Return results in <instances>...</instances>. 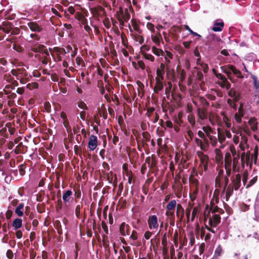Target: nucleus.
<instances>
[{"instance_id": "1", "label": "nucleus", "mask_w": 259, "mask_h": 259, "mask_svg": "<svg viewBox=\"0 0 259 259\" xmlns=\"http://www.w3.org/2000/svg\"><path fill=\"white\" fill-rule=\"evenodd\" d=\"M147 222L150 229H156L158 228L159 225L157 217L156 215L150 216Z\"/></svg>"}, {"instance_id": "2", "label": "nucleus", "mask_w": 259, "mask_h": 259, "mask_svg": "<svg viewBox=\"0 0 259 259\" xmlns=\"http://www.w3.org/2000/svg\"><path fill=\"white\" fill-rule=\"evenodd\" d=\"M231 183L234 187L235 190H237L240 187L241 185V176L238 174L235 175V177L233 176L231 178Z\"/></svg>"}, {"instance_id": "3", "label": "nucleus", "mask_w": 259, "mask_h": 259, "mask_svg": "<svg viewBox=\"0 0 259 259\" xmlns=\"http://www.w3.org/2000/svg\"><path fill=\"white\" fill-rule=\"evenodd\" d=\"M221 222V217L219 214H214L209 218L208 224L211 227H216Z\"/></svg>"}, {"instance_id": "4", "label": "nucleus", "mask_w": 259, "mask_h": 259, "mask_svg": "<svg viewBox=\"0 0 259 259\" xmlns=\"http://www.w3.org/2000/svg\"><path fill=\"white\" fill-rule=\"evenodd\" d=\"M13 26L12 23L8 21H4L0 25V31L2 30L3 33H9L12 29Z\"/></svg>"}, {"instance_id": "5", "label": "nucleus", "mask_w": 259, "mask_h": 259, "mask_svg": "<svg viewBox=\"0 0 259 259\" xmlns=\"http://www.w3.org/2000/svg\"><path fill=\"white\" fill-rule=\"evenodd\" d=\"M232 65H227L225 66H223L221 67V69L222 72L227 74V76L228 79L231 81L232 82H234V81L233 79L231 74V67H232Z\"/></svg>"}, {"instance_id": "6", "label": "nucleus", "mask_w": 259, "mask_h": 259, "mask_svg": "<svg viewBox=\"0 0 259 259\" xmlns=\"http://www.w3.org/2000/svg\"><path fill=\"white\" fill-rule=\"evenodd\" d=\"M98 139L97 137L94 135H91L89 138L88 147L90 150H94L97 146Z\"/></svg>"}, {"instance_id": "7", "label": "nucleus", "mask_w": 259, "mask_h": 259, "mask_svg": "<svg viewBox=\"0 0 259 259\" xmlns=\"http://www.w3.org/2000/svg\"><path fill=\"white\" fill-rule=\"evenodd\" d=\"M73 192L71 190H68L63 192L62 199L65 203H69L72 201Z\"/></svg>"}, {"instance_id": "8", "label": "nucleus", "mask_w": 259, "mask_h": 259, "mask_svg": "<svg viewBox=\"0 0 259 259\" xmlns=\"http://www.w3.org/2000/svg\"><path fill=\"white\" fill-rule=\"evenodd\" d=\"M27 26L32 31L35 32H40L42 30V27L36 22H29L27 23Z\"/></svg>"}, {"instance_id": "9", "label": "nucleus", "mask_w": 259, "mask_h": 259, "mask_svg": "<svg viewBox=\"0 0 259 259\" xmlns=\"http://www.w3.org/2000/svg\"><path fill=\"white\" fill-rule=\"evenodd\" d=\"M176 215L178 221L181 222L184 217V209L181 204H178L177 205Z\"/></svg>"}, {"instance_id": "10", "label": "nucleus", "mask_w": 259, "mask_h": 259, "mask_svg": "<svg viewBox=\"0 0 259 259\" xmlns=\"http://www.w3.org/2000/svg\"><path fill=\"white\" fill-rule=\"evenodd\" d=\"M119 231L122 236L129 235L130 233V226L126 225L125 223H122L120 226Z\"/></svg>"}, {"instance_id": "11", "label": "nucleus", "mask_w": 259, "mask_h": 259, "mask_svg": "<svg viewBox=\"0 0 259 259\" xmlns=\"http://www.w3.org/2000/svg\"><path fill=\"white\" fill-rule=\"evenodd\" d=\"M156 85L154 88V92L158 93L159 91H161L163 88V85L162 80L158 77H156Z\"/></svg>"}, {"instance_id": "12", "label": "nucleus", "mask_w": 259, "mask_h": 259, "mask_svg": "<svg viewBox=\"0 0 259 259\" xmlns=\"http://www.w3.org/2000/svg\"><path fill=\"white\" fill-rule=\"evenodd\" d=\"M197 115L201 120L206 119L207 118L206 109L205 108H198Z\"/></svg>"}, {"instance_id": "13", "label": "nucleus", "mask_w": 259, "mask_h": 259, "mask_svg": "<svg viewBox=\"0 0 259 259\" xmlns=\"http://www.w3.org/2000/svg\"><path fill=\"white\" fill-rule=\"evenodd\" d=\"M224 26V23L222 21L219 22H214L213 26L212 27L211 29L214 32L221 31L223 30Z\"/></svg>"}, {"instance_id": "14", "label": "nucleus", "mask_w": 259, "mask_h": 259, "mask_svg": "<svg viewBox=\"0 0 259 259\" xmlns=\"http://www.w3.org/2000/svg\"><path fill=\"white\" fill-rule=\"evenodd\" d=\"M234 189V187H233V186L232 185H231L230 184L229 185H228L227 187H226V193L225 198H226V200L227 201H228L229 200L230 196L233 194Z\"/></svg>"}, {"instance_id": "15", "label": "nucleus", "mask_w": 259, "mask_h": 259, "mask_svg": "<svg viewBox=\"0 0 259 259\" xmlns=\"http://www.w3.org/2000/svg\"><path fill=\"white\" fill-rule=\"evenodd\" d=\"M232 157L229 152H227L225 156V167L231 166Z\"/></svg>"}, {"instance_id": "16", "label": "nucleus", "mask_w": 259, "mask_h": 259, "mask_svg": "<svg viewBox=\"0 0 259 259\" xmlns=\"http://www.w3.org/2000/svg\"><path fill=\"white\" fill-rule=\"evenodd\" d=\"M120 12L121 15V16L122 17V19L124 20V21L126 22L130 18V14L128 12V10L127 9H125L124 12L122 10L121 8H120Z\"/></svg>"}, {"instance_id": "17", "label": "nucleus", "mask_w": 259, "mask_h": 259, "mask_svg": "<svg viewBox=\"0 0 259 259\" xmlns=\"http://www.w3.org/2000/svg\"><path fill=\"white\" fill-rule=\"evenodd\" d=\"M22 225V220L21 219H16L14 220L12 223V226L14 228V229L17 230L20 228Z\"/></svg>"}, {"instance_id": "18", "label": "nucleus", "mask_w": 259, "mask_h": 259, "mask_svg": "<svg viewBox=\"0 0 259 259\" xmlns=\"http://www.w3.org/2000/svg\"><path fill=\"white\" fill-rule=\"evenodd\" d=\"M231 69L233 73L235 75L237 78L240 79H243L244 78V76L242 74L241 71L237 69L233 65Z\"/></svg>"}, {"instance_id": "19", "label": "nucleus", "mask_w": 259, "mask_h": 259, "mask_svg": "<svg viewBox=\"0 0 259 259\" xmlns=\"http://www.w3.org/2000/svg\"><path fill=\"white\" fill-rule=\"evenodd\" d=\"M24 207V204L23 203H20L18 205V206L16 208L15 212V213L19 217H22L23 215V212L21 210Z\"/></svg>"}, {"instance_id": "20", "label": "nucleus", "mask_w": 259, "mask_h": 259, "mask_svg": "<svg viewBox=\"0 0 259 259\" xmlns=\"http://www.w3.org/2000/svg\"><path fill=\"white\" fill-rule=\"evenodd\" d=\"M223 251L222 247L219 245L214 251V257L215 259H219V257L222 255Z\"/></svg>"}, {"instance_id": "21", "label": "nucleus", "mask_w": 259, "mask_h": 259, "mask_svg": "<svg viewBox=\"0 0 259 259\" xmlns=\"http://www.w3.org/2000/svg\"><path fill=\"white\" fill-rule=\"evenodd\" d=\"M177 205L176 201L175 200H172L167 204L166 208L168 210H174Z\"/></svg>"}, {"instance_id": "22", "label": "nucleus", "mask_w": 259, "mask_h": 259, "mask_svg": "<svg viewBox=\"0 0 259 259\" xmlns=\"http://www.w3.org/2000/svg\"><path fill=\"white\" fill-rule=\"evenodd\" d=\"M152 52L156 56H160V55L163 56L164 52L161 49L157 48L155 46L152 47Z\"/></svg>"}, {"instance_id": "23", "label": "nucleus", "mask_w": 259, "mask_h": 259, "mask_svg": "<svg viewBox=\"0 0 259 259\" xmlns=\"http://www.w3.org/2000/svg\"><path fill=\"white\" fill-rule=\"evenodd\" d=\"M166 215L167 216H169L171 218V220L170 221V224L171 225H174L175 223V214L174 211L172 210L167 211L166 212Z\"/></svg>"}, {"instance_id": "24", "label": "nucleus", "mask_w": 259, "mask_h": 259, "mask_svg": "<svg viewBox=\"0 0 259 259\" xmlns=\"http://www.w3.org/2000/svg\"><path fill=\"white\" fill-rule=\"evenodd\" d=\"M218 140L220 143H223L226 140V137L223 133H222L220 131V129L218 128Z\"/></svg>"}, {"instance_id": "25", "label": "nucleus", "mask_w": 259, "mask_h": 259, "mask_svg": "<svg viewBox=\"0 0 259 259\" xmlns=\"http://www.w3.org/2000/svg\"><path fill=\"white\" fill-rule=\"evenodd\" d=\"M142 55L144 57V58L147 59L151 61V62L154 61V57L151 54H147L145 51H142Z\"/></svg>"}, {"instance_id": "26", "label": "nucleus", "mask_w": 259, "mask_h": 259, "mask_svg": "<svg viewBox=\"0 0 259 259\" xmlns=\"http://www.w3.org/2000/svg\"><path fill=\"white\" fill-rule=\"evenodd\" d=\"M24 146L22 142L20 143L16 147L15 149V153L17 154L23 153V148Z\"/></svg>"}, {"instance_id": "27", "label": "nucleus", "mask_w": 259, "mask_h": 259, "mask_svg": "<svg viewBox=\"0 0 259 259\" xmlns=\"http://www.w3.org/2000/svg\"><path fill=\"white\" fill-rule=\"evenodd\" d=\"M251 78L253 81V86L255 90H259V81L256 76L254 75H251Z\"/></svg>"}, {"instance_id": "28", "label": "nucleus", "mask_w": 259, "mask_h": 259, "mask_svg": "<svg viewBox=\"0 0 259 259\" xmlns=\"http://www.w3.org/2000/svg\"><path fill=\"white\" fill-rule=\"evenodd\" d=\"M55 227L57 230L58 233L59 234H61L62 233V230L61 225L60 222L58 220H56L55 222Z\"/></svg>"}, {"instance_id": "29", "label": "nucleus", "mask_w": 259, "mask_h": 259, "mask_svg": "<svg viewBox=\"0 0 259 259\" xmlns=\"http://www.w3.org/2000/svg\"><path fill=\"white\" fill-rule=\"evenodd\" d=\"M207 137L210 140L212 146L213 147H215L217 144V138H215V137L211 136L210 134H208Z\"/></svg>"}, {"instance_id": "30", "label": "nucleus", "mask_w": 259, "mask_h": 259, "mask_svg": "<svg viewBox=\"0 0 259 259\" xmlns=\"http://www.w3.org/2000/svg\"><path fill=\"white\" fill-rule=\"evenodd\" d=\"M227 103L230 107L233 108L234 110H237V105L236 104V103L233 101L232 99H229L227 100Z\"/></svg>"}, {"instance_id": "31", "label": "nucleus", "mask_w": 259, "mask_h": 259, "mask_svg": "<svg viewBox=\"0 0 259 259\" xmlns=\"http://www.w3.org/2000/svg\"><path fill=\"white\" fill-rule=\"evenodd\" d=\"M188 120L189 122L192 125L194 126L195 124V119L194 116L192 114H189L188 115Z\"/></svg>"}, {"instance_id": "32", "label": "nucleus", "mask_w": 259, "mask_h": 259, "mask_svg": "<svg viewBox=\"0 0 259 259\" xmlns=\"http://www.w3.org/2000/svg\"><path fill=\"white\" fill-rule=\"evenodd\" d=\"M82 206L80 205H76L75 207V215L77 218L80 219V209L81 208Z\"/></svg>"}, {"instance_id": "33", "label": "nucleus", "mask_w": 259, "mask_h": 259, "mask_svg": "<svg viewBox=\"0 0 259 259\" xmlns=\"http://www.w3.org/2000/svg\"><path fill=\"white\" fill-rule=\"evenodd\" d=\"M185 28L188 30L190 34L194 35V36H197L199 37H201V36L200 35H199V34H198L197 33L193 31L191 29V28H190V27L188 26V25H185Z\"/></svg>"}, {"instance_id": "34", "label": "nucleus", "mask_w": 259, "mask_h": 259, "mask_svg": "<svg viewBox=\"0 0 259 259\" xmlns=\"http://www.w3.org/2000/svg\"><path fill=\"white\" fill-rule=\"evenodd\" d=\"M199 211V208L197 207H195L193 208L192 212V217H191V221H193L195 217V216L197 214Z\"/></svg>"}, {"instance_id": "35", "label": "nucleus", "mask_w": 259, "mask_h": 259, "mask_svg": "<svg viewBox=\"0 0 259 259\" xmlns=\"http://www.w3.org/2000/svg\"><path fill=\"white\" fill-rule=\"evenodd\" d=\"M13 49L19 53L22 52L23 51V48L20 45L16 44L13 45Z\"/></svg>"}, {"instance_id": "36", "label": "nucleus", "mask_w": 259, "mask_h": 259, "mask_svg": "<svg viewBox=\"0 0 259 259\" xmlns=\"http://www.w3.org/2000/svg\"><path fill=\"white\" fill-rule=\"evenodd\" d=\"M164 71H161L159 68H157L156 70L157 77H159L161 80L163 79V74Z\"/></svg>"}, {"instance_id": "37", "label": "nucleus", "mask_w": 259, "mask_h": 259, "mask_svg": "<svg viewBox=\"0 0 259 259\" xmlns=\"http://www.w3.org/2000/svg\"><path fill=\"white\" fill-rule=\"evenodd\" d=\"M150 168L153 169H155L157 168V161L155 160V158L152 157L151 158V162L150 164V165H148Z\"/></svg>"}, {"instance_id": "38", "label": "nucleus", "mask_w": 259, "mask_h": 259, "mask_svg": "<svg viewBox=\"0 0 259 259\" xmlns=\"http://www.w3.org/2000/svg\"><path fill=\"white\" fill-rule=\"evenodd\" d=\"M44 111H46L48 113H50L51 111V106L49 102H45L44 103Z\"/></svg>"}, {"instance_id": "39", "label": "nucleus", "mask_w": 259, "mask_h": 259, "mask_svg": "<svg viewBox=\"0 0 259 259\" xmlns=\"http://www.w3.org/2000/svg\"><path fill=\"white\" fill-rule=\"evenodd\" d=\"M244 114L236 113L235 114V119L238 123H241L242 121V117Z\"/></svg>"}, {"instance_id": "40", "label": "nucleus", "mask_w": 259, "mask_h": 259, "mask_svg": "<svg viewBox=\"0 0 259 259\" xmlns=\"http://www.w3.org/2000/svg\"><path fill=\"white\" fill-rule=\"evenodd\" d=\"M238 156L234 157L233 161V170L235 172L236 171H239V169H236V166L238 163Z\"/></svg>"}, {"instance_id": "41", "label": "nucleus", "mask_w": 259, "mask_h": 259, "mask_svg": "<svg viewBox=\"0 0 259 259\" xmlns=\"http://www.w3.org/2000/svg\"><path fill=\"white\" fill-rule=\"evenodd\" d=\"M53 49L55 52L59 53L61 54H65L66 53L65 50L64 48H61L56 47H54Z\"/></svg>"}, {"instance_id": "42", "label": "nucleus", "mask_w": 259, "mask_h": 259, "mask_svg": "<svg viewBox=\"0 0 259 259\" xmlns=\"http://www.w3.org/2000/svg\"><path fill=\"white\" fill-rule=\"evenodd\" d=\"M161 38V36L159 34L158 36H154L152 37V40L157 45H160V39Z\"/></svg>"}, {"instance_id": "43", "label": "nucleus", "mask_w": 259, "mask_h": 259, "mask_svg": "<svg viewBox=\"0 0 259 259\" xmlns=\"http://www.w3.org/2000/svg\"><path fill=\"white\" fill-rule=\"evenodd\" d=\"M257 176L254 177L249 182V183L246 186V188H248L252 185H253L254 183H255L257 181Z\"/></svg>"}, {"instance_id": "44", "label": "nucleus", "mask_w": 259, "mask_h": 259, "mask_svg": "<svg viewBox=\"0 0 259 259\" xmlns=\"http://www.w3.org/2000/svg\"><path fill=\"white\" fill-rule=\"evenodd\" d=\"M107 180L108 181V183L110 184H112L113 181V174L112 171H110L107 175Z\"/></svg>"}, {"instance_id": "45", "label": "nucleus", "mask_w": 259, "mask_h": 259, "mask_svg": "<svg viewBox=\"0 0 259 259\" xmlns=\"http://www.w3.org/2000/svg\"><path fill=\"white\" fill-rule=\"evenodd\" d=\"M219 207L218 206H214V207L209 208V210L207 213V217H208L210 212L211 211L212 213L218 212L219 209Z\"/></svg>"}, {"instance_id": "46", "label": "nucleus", "mask_w": 259, "mask_h": 259, "mask_svg": "<svg viewBox=\"0 0 259 259\" xmlns=\"http://www.w3.org/2000/svg\"><path fill=\"white\" fill-rule=\"evenodd\" d=\"M4 80H6L8 82H10L13 79V78L11 76L10 74H6L4 75L3 77Z\"/></svg>"}, {"instance_id": "47", "label": "nucleus", "mask_w": 259, "mask_h": 259, "mask_svg": "<svg viewBox=\"0 0 259 259\" xmlns=\"http://www.w3.org/2000/svg\"><path fill=\"white\" fill-rule=\"evenodd\" d=\"M143 137L145 139L146 141H149L151 138L150 134L147 132H145L142 133Z\"/></svg>"}, {"instance_id": "48", "label": "nucleus", "mask_w": 259, "mask_h": 259, "mask_svg": "<svg viewBox=\"0 0 259 259\" xmlns=\"http://www.w3.org/2000/svg\"><path fill=\"white\" fill-rule=\"evenodd\" d=\"M38 83L36 82H33L31 84L28 83L27 84V88L30 90H32L33 89H36L38 88Z\"/></svg>"}, {"instance_id": "49", "label": "nucleus", "mask_w": 259, "mask_h": 259, "mask_svg": "<svg viewBox=\"0 0 259 259\" xmlns=\"http://www.w3.org/2000/svg\"><path fill=\"white\" fill-rule=\"evenodd\" d=\"M78 106L80 108L83 109L84 110H87L88 109L86 104L82 101L78 103Z\"/></svg>"}, {"instance_id": "50", "label": "nucleus", "mask_w": 259, "mask_h": 259, "mask_svg": "<svg viewBox=\"0 0 259 259\" xmlns=\"http://www.w3.org/2000/svg\"><path fill=\"white\" fill-rule=\"evenodd\" d=\"M76 61L78 65H81L82 66H84V62L81 57L79 56L77 57L76 58Z\"/></svg>"}, {"instance_id": "51", "label": "nucleus", "mask_w": 259, "mask_h": 259, "mask_svg": "<svg viewBox=\"0 0 259 259\" xmlns=\"http://www.w3.org/2000/svg\"><path fill=\"white\" fill-rule=\"evenodd\" d=\"M201 164H204L205 162L207 163L208 161V157L206 155H203L200 159Z\"/></svg>"}, {"instance_id": "52", "label": "nucleus", "mask_w": 259, "mask_h": 259, "mask_svg": "<svg viewBox=\"0 0 259 259\" xmlns=\"http://www.w3.org/2000/svg\"><path fill=\"white\" fill-rule=\"evenodd\" d=\"M248 179V172L247 170H245L244 171L243 174V185H245L246 184V183Z\"/></svg>"}, {"instance_id": "53", "label": "nucleus", "mask_w": 259, "mask_h": 259, "mask_svg": "<svg viewBox=\"0 0 259 259\" xmlns=\"http://www.w3.org/2000/svg\"><path fill=\"white\" fill-rule=\"evenodd\" d=\"M208 38L210 40H216L217 41H221V39L214 34H210L208 37Z\"/></svg>"}, {"instance_id": "54", "label": "nucleus", "mask_w": 259, "mask_h": 259, "mask_svg": "<svg viewBox=\"0 0 259 259\" xmlns=\"http://www.w3.org/2000/svg\"><path fill=\"white\" fill-rule=\"evenodd\" d=\"M91 12L93 15L95 17H99L100 16V13L96 7L92 8L91 9Z\"/></svg>"}, {"instance_id": "55", "label": "nucleus", "mask_w": 259, "mask_h": 259, "mask_svg": "<svg viewBox=\"0 0 259 259\" xmlns=\"http://www.w3.org/2000/svg\"><path fill=\"white\" fill-rule=\"evenodd\" d=\"M229 183V177L225 176L224 178V186L223 190V192H225L226 191V187H227Z\"/></svg>"}, {"instance_id": "56", "label": "nucleus", "mask_w": 259, "mask_h": 259, "mask_svg": "<svg viewBox=\"0 0 259 259\" xmlns=\"http://www.w3.org/2000/svg\"><path fill=\"white\" fill-rule=\"evenodd\" d=\"M84 17L83 15L81 12H77L75 13V17L78 21H80Z\"/></svg>"}, {"instance_id": "57", "label": "nucleus", "mask_w": 259, "mask_h": 259, "mask_svg": "<svg viewBox=\"0 0 259 259\" xmlns=\"http://www.w3.org/2000/svg\"><path fill=\"white\" fill-rule=\"evenodd\" d=\"M6 256L7 258L9 259H13L14 256V253L11 250L8 249L6 252Z\"/></svg>"}, {"instance_id": "58", "label": "nucleus", "mask_w": 259, "mask_h": 259, "mask_svg": "<svg viewBox=\"0 0 259 259\" xmlns=\"http://www.w3.org/2000/svg\"><path fill=\"white\" fill-rule=\"evenodd\" d=\"M161 244L162 246H167V237H166V233H165L164 234L163 236L162 239V242Z\"/></svg>"}, {"instance_id": "59", "label": "nucleus", "mask_w": 259, "mask_h": 259, "mask_svg": "<svg viewBox=\"0 0 259 259\" xmlns=\"http://www.w3.org/2000/svg\"><path fill=\"white\" fill-rule=\"evenodd\" d=\"M38 49V53H42L46 49L47 47L44 45H38L37 46Z\"/></svg>"}, {"instance_id": "60", "label": "nucleus", "mask_w": 259, "mask_h": 259, "mask_svg": "<svg viewBox=\"0 0 259 259\" xmlns=\"http://www.w3.org/2000/svg\"><path fill=\"white\" fill-rule=\"evenodd\" d=\"M20 29L18 27L12 28L11 30V35H17L20 33Z\"/></svg>"}, {"instance_id": "61", "label": "nucleus", "mask_w": 259, "mask_h": 259, "mask_svg": "<svg viewBox=\"0 0 259 259\" xmlns=\"http://www.w3.org/2000/svg\"><path fill=\"white\" fill-rule=\"evenodd\" d=\"M96 8H97V9L98 10V11H99V13L100 12L104 13V16H106V13L105 10L103 7L99 5L97 7H96Z\"/></svg>"}, {"instance_id": "62", "label": "nucleus", "mask_w": 259, "mask_h": 259, "mask_svg": "<svg viewBox=\"0 0 259 259\" xmlns=\"http://www.w3.org/2000/svg\"><path fill=\"white\" fill-rule=\"evenodd\" d=\"M200 101L202 104L204 106H209L208 102L206 100V99L203 97L200 98Z\"/></svg>"}, {"instance_id": "63", "label": "nucleus", "mask_w": 259, "mask_h": 259, "mask_svg": "<svg viewBox=\"0 0 259 259\" xmlns=\"http://www.w3.org/2000/svg\"><path fill=\"white\" fill-rule=\"evenodd\" d=\"M201 68L204 73H207L208 70V66L207 64L202 63Z\"/></svg>"}, {"instance_id": "64", "label": "nucleus", "mask_w": 259, "mask_h": 259, "mask_svg": "<svg viewBox=\"0 0 259 259\" xmlns=\"http://www.w3.org/2000/svg\"><path fill=\"white\" fill-rule=\"evenodd\" d=\"M51 61V59L47 56H44L42 57L41 62L44 65H47L48 62Z\"/></svg>"}]
</instances>
